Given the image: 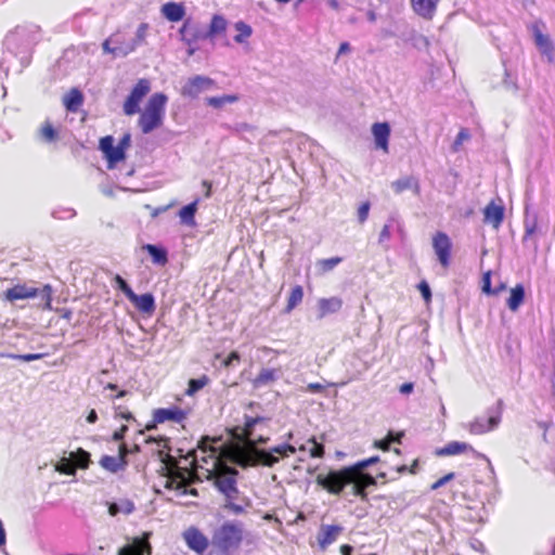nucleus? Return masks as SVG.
Wrapping results in <instances>:
<instances>
[{
    "mask_svg": "<svg viewBox=\"0 0 555 555\" xmlns=\"http://www.w3.org/2000/svg\"><path fill=\"white\" fill-rule=\"evenodd\" d=\"M379 461L377 455L358 462L354 466L344 467L339 470L332 469L327 474H319L317 483L332 494H340L352 482L359 470H362Z\"/></svg>",
    "mask_w": 555,
    "mask_h": 555,
    "instance_id": "nucleus-1",
    "label": "nucleus"
},
{
    "mask_svg": "<svg viewBox=\"0 0 555 555\" xmlns=\"http://www.w3.org/2000/svg\"><path fill=\"white\" fill-rule=\"evenodd\" d=\"M245 525L241 520H225L217 527L211 535V545L221 555H233L242 545Z\"/></svg>",
    "mask_w": 555,
    "mask_h": 555,
    "instance_id": "nucleus-2",
    "label": "nucleus"
},
{
    "mask_svg": "<svg viewBox=\"0 0 555 555\" xmlns=\"http://www.w3.org/2000/svg\"><path fill=\"white\" fill-rule=\"evenodd\" d=\"M168 98L163 92L153 93L140 115L139 127L144 134L151 133L163 125Z\"/></svg>",
    "mask_w": 555,
    "mask_h": 555,
    "instance_id": "nucleus-3",
    "label": "nucleus"
},
{
    "mask_svg": "<svg viewBox=\"0 0 555 555\" xmlns=\"http://www.w3.org/2000/svg\"><path fill=\"white\" fill-rule=\"evenodd\" d=\"M33 42L34 39L27 28L16 27L5 36L3 46L7 52L18 57L22 67H26L30 64V47Z\"/></svg>",
    "mask_w": 555,
    "mask_h": 555,
    "instance_id": "nucleus-4",
    "label": "nucleus"
},
{
    "mask_svg": "<svg viewBox=\"0 0 555 555\" xmlns=\"http://www.w3.org/2000/svg\"><path fill=\"white\" fill-rule=\"evenodd\" d=\"M52 286L44 284L42 287L28 286L26 284H16L8 288L4 298L11 302L28 298H38V306L43 310H52Z\"/></svg>",
    "mask_w": 555,
    "mask_h": 555,
    "instance_id": "nucleus-5",
    "label": "nucleus"
},
{
    "mask_svg": "<svg viewBox=\"0 0 555 555\" xmlns=\"http://www.w3.org/2000/svg\"><path fill=\"white\" fill-rule=\"evenodd\" d=\"M227 26L228 21L222 15L215 14L211 17L207 30L201 31L196 24H194L191 20H186L184 21L180 33L182 38L191 43L192 41H196L198 39H214L215 37L225 33Z\"/></svg>",
    "mask_w": 555,
    "mask_h": 555,
    "instance_id": "nucleus-6",
    "label": "nucleus"
},
{
    "mask_svg": "<svg viewBox=\"0 0 555 555\" xmlns=\"http://www.w3.org/2000/svg\"><path fill=\"white\" fill-rule=\"evenodd\" d=\"M503 400L499 399L495 406L487 410V416H478L468 424V430L473 435H483L494 430L501 423Z\"/></svg>",
    "mask_w": 555,
    "mask_h": 555,
    "instance_id": "nucleus-7",
    "label": "nucleus"
},
{
    "mask_svg": "<svg viewBox=\"0 0 555 555\" xmlns=\"http://www.w3.org/2000/svg\"><path fill=\"white\" fill-rule=\"evenodd\" d=\"M296 444L297 441L295 443L284 441L271 448H260L258 454L260 455L261 466L271 468L280 463L281 460L295 454L297 451Z\"/></svg>",
    "mask_w": 555,
    "mask_h": 555,
    "instance_id": "nucleus-8",
    "label": "nucleus"
},
{
    "mask_svg": "<svg viewBox=\"0 0 555 555\" xmlns=\"http://www.w3.org/2000/svg\"><path fill=\"white\" fill-rule=\"evenodd\" d=\"M238 470L234 467H227V469L215 478L214 485L225 500H234L238 494L237 488Z\"/></svg>",
    "mask_w": 555,
    "mask_h": 555,
    "instance_id": "nucleus-9",
    "label": "nucleus"
},
{
    "mask_svg": "<svg viewBox=\"0 0 555 555\" xmlns=\"http://www.w3.org/2000/svg\"><path fill=\"white\" fill-rule=\"evenodd\" d=\"M102 48L105 53H111L114 57H124L137 49L130 38H126L120 34H115L107 38L102 43Z\"/></svg>",
    "mask_w": 555,
    "mask_h": 555,
    "instance_id": "nucleus-10",
    "label": "nucleus"
},
{
    "mask_svg": "<svg viewBox=\"0 0 555 555\" xmlns=\"http://www.w3.org/2000/svg\"><path fill=\"white\" fill-rule=\"evenodd\" d=\"M151 83L147 79H140L124 103V112L126 115H134L140 109V102L150 92Z\"/></svg>",
    "mask_w": 555,
    "mask_h": 555,
    "instance_id": "nucleus-11",
    "label": "nucleus"
},
{
    "mask_svg": "<svg viewBox=\"0 0 555 555\" xmlns=\"http://www.w3.org/2000/svg\"><path fill=\"white\" fill-rule=\"evenodd\" d=\"M188 413L181 408L173 405L170 408H159L153 412V421L145 427L146 430H152L156 424H163L167 421L181 423L186 418Z\"/></svg>",
    "mask_w": 555,
    "mask_h": 555,
    "instance_id": "nucleus-12",
    "label": "nucleus"
},
{
    "mask_svg": "<svg viewBox=\"0 0 555 555\" xmlns=\"http://www.w3.org/2000/svg\"><path fill=\"white\" fill-rule=\"evenodd\" d=\"M99 149L104 154L108 169H113L118 163L126 158V153L120 151L117 145H114V138L112 135L101 138Z\"/></svg>",
    "mask_w": 555,
    "mask_h": 555,
    "instance_id": "nucleus-13",
    "label": "nucleus"
},
{
    "mask_svg": "<svg viewBox=\"0 0 555 555\" xmlns=\"http://www.w3.org/2000/svg\"><path fill=\"white\" fill-rule=\"evenodd\" d=\"M466 451L473 452L477 457L483 459L488 462L489 468L493 472V466L490 460L479 452H477L469 443L461 442V441H451L447 443L443 448L437 449L436 454L438 456H452L464 453Z\"/></svg>",
    "mask_w": 555,
    "mask_h": 555,
    "instance_id": "nucleus-14",
    "label": "nucleus"
},
{
    "mask_svg": "<svg viewBox=\"0 0 555 555\" xmlns=\"http://www.w3.org/2000/svg\"><path fill=\"white\" fill-rule=\"evenodd\" d=\"M212 85L214 81L210 78L205 76H195L184 83L181 94L190 99H195L202 92L209 90Z\"/></svg>",
    "mask_w": 555,
    "mask_h": 555,
    "instance_id": "nucleus-15",
    "label": "nucleus"
},
{
    "mask_svg": "<svg viewBox=\"0 0 555 555\" xmlns=\"http://www.w3.org/2000/svg\"><path fill=\"white\" fill-rule=\"evenodd\" d=\"M433 247L438 257L439 262L443 267L450 263L452 243L450 237L443 232H437L433 238Z\"/></svg>",
    "mask_w": 555,
    "mask_h": 555,
    "instance_id": "nucleus-16",
    "label": "nucleus"
},
{
    "mask_svg": "<svg viewBox=\"0 0 555 555\" xmlns=\"http://www.w3.org/2000/svg\"><path fill=\"white\" fill-rule=\"evenodd\" d=\"M183 538L190 550L203 554L208 545V538L197 528L191 527L183 532Z\"/></svg>",
    "mask_w": 555,
    "mask_h": 555,
    "instance_id": "nucleus-17",
    "label": "nucleus"
},
{
    "mask_svg": "<svg viewBox=\"0 0 555 555\" xmlns=\"http://www.w3.org/2000/svg\"><path fill=\"white\" fill-rule=\"evenodd\" d=\"M390 132L391 129L388 122L384 121L373 124L372 134L377 149L388 152Z\"/></svg>",
    "mask_w": 555,
    "mask_h": 555,
    "instance_id": "nucleus-18",
    "label": "nucleus"
},
{
    "mask_svg": "<svg viewBox=\"0 0 555 555\" xmlns=\"http://www.w3.org/2000/svg\"><path fill=\"white\" fill-rule=\"evenodd\" d=\"M128 299L142 313L152 314L156 309L155 297L152 293L138 295L133 292Z\"/></svg>",
    "mask_w": 555,
    "mask_h": 555,
    "instance_id": "nucleus-19",
    "label": "nucleus"
},
{
    "mask_svg": "<svg viewBox=\"0 0 555 555\" xmlns=\"http://www.w3.org/2000/svg\"><path fill=\"white\" fill-rule=\"evenodd\" d=\"M344 528L339 525H323L318 534V542L321 550H325L330 544L336 541Z\"/></svg>",
    "mask_w": 555,
    "mask_h": 555,
    "instance_id": "nucleus-20",
    "label": "nucleus"
},
{
    "mask_svg": "<svg viewBox=\"0 0 555 555\" xmlns=\"http://www.w3.org/2000/svg\"><path fill=\"white\" fill-rule=\"evenodd\" d=\"M341 307L343 299L340 297L321 298L318 301V318L323 319L328 314L336 313Z\"/></svg>",
    "mask_w": 555,
    "mask_h": 555,
    "instance_id": "nucleus-21",
    "label": "nucleus"
},
{
    "mask_svg": "<svg viewBox=\"0 0 555 555\" xmlns=\"http://www.w3.org/2000/svg\"><path fill=\"white\" fill-rule=\"evenodd\" d=\"M439 0H411L413 11L425 20H431Z\"/></svg>",
    "mask_w": 555,
    "mask_h": 555,
    "instance_id": "nucleus-22",
    "label": "nucleus"
},
{
    "mask_svg": "<svg viewBox=\"0 0 555 555\" xmlns=\"http://www.w3.org/2000/svg\"><path fill=\"white\" fill-rule=\"evenodd\" d=\"M538 220H539L538 212L530 211L529 206L526 205L525 220H524L525 234L522 237L524 243L531 241V237L538 232V229H539Z\"/></svg>",
    "mask_w": 555,
    "mask_h": 555,
    "instance_id": "nucleus-23",
    "label": "nucleus"
},
{
    "mask_svg": "<svg viewBox=\"0 0 555 555\" xmlns=\"http://www.w3.org/2000/svg\"><path fill=\"white\" fill-rule=\"evenodd\" d=\"M483 217L485 222L490 223L493 228L498 229L504 219V207L491 202L485 207Z\"/></svg>",
    "mask_w": 555,
    "mask_h": 555,
    "instance_id": "nucleus-24",
    "label": "nucleus"
},
{
    "mask_svg": "<svg viewBox=\"0 0 555 555\" xmlns=\"http://www.w3.org/2000/svg\"><path fill=\"white\" fill-rule=\"evenodd\" d=\"M534 43L542 54L546 55L548 59L552 57L554 52V46L551 38L547 35H544L539 28L538 24L532 27Z\"/></svg>",
    "mask_w": 555,
    "mask_h": 555,
    "instance_id": "nucleus-25",
    "label": "nucleus"
},
{
    "mask_svg": "<svg viewBox=\"0 0 555 555\" xmlns=\"http://www.w3.org/2000/svg\"><path fill=\"white\" fill-rule=\"evenodd\" d=\"M99 464L103 469L112 474H117L119 472H124L127 468L129 462L128 460H124V457L103 455L100 459Z\"/></svg>",
    "mask_w": 555,
    "mask_h": 555,
    "instance_id": "nucleus-26",
    "label": "nucleus"
},
{
    "mask_svg": "<svg viewBox=\"0 0 555 555\" xmlns=\"http://www.w3.org/2000/svg\"><path fill=\"white\" fill-rule=\"evenodd\" d=\"M395 193L400 194L405 190H412L415 195H420L421 185L418 180L413 176L400 178L391 183Z\"/></svg>",
    "mask_w": 555,
    "mask_h": 555,
    "instance_id": "nucleus-27",
    "label": "nucleus"
},
{
    "mask_svg": "<svg viewBox=\"0 0 555 555\" xmlns=\"http://www.w3.org/2000/svg\"><path fill=\"white\" fill-rule=\"evenodd\" d=\"M162 14L170 22H179L185 15V8L182 3L167 2L162 7Z\"/></svg>",
    "mask_w": 555,
    "mask_h": 555,
    "instance_id": "nucleus-28",
    "label": "nucleus"
},
{
    "mask_svg": "<svg viewBox=\"0 0 555 555\" xmlns=\"http://www.w3.org/2000/svg\"><path fill=\"white\" fill-rule=\"evenodd\" d=\"M198 203L199 198H195L179 210L178 216L182 224L188 227H194L196 224L195 215L198 208Z\"/></svg>",
    "mask_w": 555,
    "mask_h": 555,
    "instance_id": "nucleus-29",
    "label": "nucleus"
},
{
    "mask_svg": "<svg viewBox=\"0 0 555 555\" xmlns=\"http://www.w3.org/2000/svg\"><path fill=\"white\" fill-rule=\"evenodd\" d=\"M260 448H249L242 452L236 460V464L242 468L250 466H261L260 455L258 454Z\"/></svg>",
    "mask_w": 555,
    "mask_h": 555,
    "instance_id": "nucleus-30",
    "label": "nucleus"
},
{
    "mask_svg": "<svg viewBox=\"0 0 555 555\" xmlns=\"http://www.w3.org/2000/svg\"><path fill=\"white\" fill-rule=\"evenodd\" d=\"M108 514L116 516L118 514L129 515L134 511V503L129 499H120L116 502H107Z\"/></svg>",
    "mask_w": 555,
    "mask_h": 555,
    "instance_id": "nucleus-31",
    "label": "nucleus"
},
{
    "mask_svg": "<svg viewBox=\"0 0 555 555\" xmlns=\"http://www.w3.org/2000/svg\"><path fill=\"white\" fill-rule=\"evenodd\" d=\"M525 296L526 292L522 284H517L515 287H513L506 301L508 309L513 312H516L525 301Z\"/></svg>",
    "mask_w": 555,
    "mask_h": 555,
    "instance_id": "nucleus-32",
    "label": "nucleus"
},
{
    "mask_svg": "<svg viewBox=\"0 0 555 555\" xmlns=\"http://www.w3.org/2000/svg\"><path fill=\"white\" fill-rule=\"evenodd\" d=\"M143 249L147 251L155 264L164 266L167 263L168 253L164 247L155 244H145Z\"/></svg>",
    "mask_w": 555,
    "mask_h": 555,
    "instance_id": "nucleus-33",
    "label": "nucleus"
},
{
    "mask_svg": "<svg viewBox=\"0 0 555 555\" xmlns=\"http://www.w3.org/2000/svg\"><path fill=\"white\" fill-rule=\"evenodd\" d=\"M83 102V95L80 90L73 88L63 100L64 106L68 112H76Z\"/></svg>",
    "mask_w": 555,
    "mask_h": 555,
    "instance_id": "nucleus-34",
    "label": "nucleus"
},
{
    "mask_svg": "<svg viewBox=\"0 0 555 555\" xmlns=\"http://www.w3.org/2000/svg\"><path fill=\"white\" fill-rule=\"evenodd\" d=\"M278 379V371L275 369H262L253 380L255 388L268 386Z\"/></svg>",
    "mask_w": 555,
    "mask_h": 555,
    "instance_id": "nucleus-35",
    "label": "nucleus"
},
{
    "mask_svg": "<svg viewBox=\"0 0 555 555\" xmlns=\"http://www.w3.org/2000/svg\"><path fill=\"white\" fill-rule=\"evenodd\" d=\"M308 443H311L312 447L310 449L307 448L306 443H301L298 446L297 450L301 452L308 451L311 457L321 459L324 456L325 448L324 444L317 441L315 437H311L308 439Z\"/></svg>",
    "mask_w": 555,
    "mask_h": 555,
    "instance_id": "nucleus-36",
    "label": "nucleus"
},
{
    "mask_svg": "<svg viewBox=\"0 0 555 555\" xmlns=\"http://www.w3.org/2000/svg\"><path fill=\"white\" fill-rule=\"evenodd\" d=\"M238 101V95L236 94H223L220 96H208L205 99L207 105L214 108H222L227 104H233Z\"/></svg>",
    "mask_w": 555,
    "mask_h": 555,
    "instance_id": "nucleus-37",
    "label": "nucleus"
},
{
    "mask_svg": "<svg viewBox=\"0 0 555 555\" xmlns=\"http://www.w3.org/2000/svg\"><path fill=\"white\" fill-rule=\"evenodd\" d=\"M72 461L75 463L76 468L86 469L90 464V453L82 448L69 452Z\"/></svg>",
    "mask_w": 555,
    "mask_h": 555,
    "instance_id": "nucleus-38",
    "label": "nucleus"
},
{
    "mask_svg": "<svg viewBox=\"0 0 555 555\" xmlns=\"http://www.w3.org/2000/svg\"><path fill=\"white\" fill-rule=\"evenodd\" d=\"M237 35L234 36L236 43H244L253 34L251 27L243 21H238L234 25Z\"/></svg>",
    "mask_w": 555,
    "mask_h": 555,
    "instance_id": "nucleus-39",
    "label": "nucleus"
},
{
    "mask_svg": "<svg viewBox=\"0 0 555 555\" xmlns=\"http://www.w3.org/2000/svg\"><path fill=\"white\" fill-rule=\"evenodd\" d=\"M76 467L75 463L72 461L70 456H63L56 464H55V470L68 475V476H75L76 475Z\"/></svg>",
    "mask_w": 555,
    "mask_h": 555,
    "instance_id": "nucleus-40",
    "label": "nucleus"
},
{
    "mask_svg": "<svg viewBox=\"0 0 555 555\" xmlns=\"http://www.w3.org/2000/svg\"><path fill=\"white\" fill-rule=\"evenodd\" d=\"M209 383V377L207 375H202L198 378H191L188 384V389L185 393L188 396H194L201 389H203Z\"/></svg>",
    "mask_w": 555,
    "mask_h": 555,
    "instance_id": "nucleus-41",
    "label": "nucleus"
},
{
    "mask_svg": "<svg viewBox=\"0 0 555 555\" xmlns=\"http://www.w3.org/2000/svg\"><path fill=\"white\" fill-rule=\"evenodd\" d=\"M302 298H304L302 287L300 285H296L295 287H293L291 291L288 300H287L286 311L287 312L292 311L296 306H298L302 301Z\"/></svg>",
    "mask_w": 555,
    "mask_h": 555,
    "instance_id": "nucleus-42",
    "label": "nucleus"
},
{
    "mask_svg": "<svg viewBox=\"0 0 555 555\" xmlns=\"http://www.w3.org/2000/svg\"><path fill=\"white\" fill-rule=\"evenodd\" d=\"M517 74L518 72H503L502 73V86L507 91H516L518 90L517 85Z\"/></svg>",
    "mask_w": 555,
    "mask_h": 555,
    "instance_id": "nucleus-43",
    "label": "nucleus"
},
{
    "mask_svg": "<svg viewBox=\"0 0 555 555\" xmlns=\"http://www.w3.org/2000/svg\"><path fill=\"white\" fill-rule=\"evenodd\" d=\"M113 285L119 289L127 298H129L133 293V289L128 284V282L119 274L114 275Z\"/></svg>",
    "mask_w": 555,
    "mask_h": 555,
    "instance_id": "nucleus-44",
    "label": "nucleus"
},
{
    "mask_svg": "<svg viewBox=\"0 0 555 555\" xmlns=\"http://www.w3.org/2000/svg\"><path fill=\"white\" fill-rule=\"evenodd\" d=\"M40 135L44 142L51 143L57 139V131L49 121H46L40 129Z\"/></svg>",
    "mask_w": 555,
    "mask_h": 555,
    "instance_id": "nucleus-45",
    "label": "nucleus"
},
{
    "mask_svg": "<svg viewBox=\"0 0 555 555\" xmlns=\"http://www.w3.org/2000/svg\"><path fill=\"white\" fill-rule=\"evenodd\" d=\"M166 488L169 489V490L177 491L180 495H186V494L197 495V490L196 489H194V488L188 489L182 483H179V482L172 481V480L167 481Z\"/></svg>",
    "mask_w": 555,
    "mask_h": 555,
    "instance_id": "nucleus-46",
    "label": "nucleus"
},
{
    "mask_svg": "<svg viewBox=\"0 0 555 555\" xmlns=\"http://www.w3.org/2000/svg\"><path fill=\"white\" fill-rule=\"evenodd\" d=\"M147 28H149L147 24L142 23L138 27L134 36L130 37V40L132 41V43H134L135 48H138L139 46H141L144 42L145 37H146Z\"/></svg>",
    "mask_w": 555,
    "mask_h": 555,
    "instance_id": "nucleus-47",
    "label": "nucleus"
},
{
    "mask_svg": "<svg viewBox=\"0 0 555 555\" xmlns=\"http://www.w3.org/2000/svg\"><path fill=\"white\" fill-rule=\"evenodd\" d=\"M3 357H5L8 359H13V360H21L24 362H31V361L39 360V359L43 358L44 354L43 353H25V354L5 353V354H3Z\"/></svg>",
    "mask_w": 555,
    "mask_h": 555,
    "instance_id": "nucleus-48",
    "label": "nucleus"
},
{
    "mask_svg": "<svg viewBox=\"0 0 555 555\" xmlns=\"http://www.w3.org/2000/svg\"><path fill=\"white\" fill-rule=\"evenodd\" d=\"M469 139H470L469 130L466 129V128H462L459 131V133H457V135H456V138H455V140H454V142L452 144V151L453 152H459V150H460L461 145L463 144V142L467 141Z\"/></svg>",
    "mask_w": 555,
    "mask_h": 555,
    "instance_id": "nucleus-49",
    "label": "nucleus"
},
{
    "mask_svg": "<svg viewBox=\"0 0 555 555\" xmlns=\"http://www.w3.org/2000/svg\"><path fill=\"white\" fill-rule=\"evenodd\" d=\"M256 424L253 422V416L244 415V423L242 427L243 435L246 439H251Z\"/></svg>",
    "mask_w": 555,
    "mask_h": 555,
    "instance_id": "nucleus-50",
    "label": "nucleus"
},
{
    "mask_svg": "<svg viewBox=\"0 0 555 555\" xmlns=\"http://www.w3.org/2000/svg\"><path fill=\"white\" fill-rule=\"evenodd\" d=\"M343 261L341 257H332L320 260L319 264L323 271H331Z\"/></svg>",
    "mask_w": 555,
    "mask_h": 555,
    "instance_id": "nucleus-51",
    "label": "nucleus"
},
{
    "mask_svg": "<svg viewBox=\"0 0 555 555\" xmlns=\"http://www.w3.org/2000/svg\"><path fill=\"white\" fill-rule=\"evenodd\" d=\"M224 509H228L233 515H242L245 513V507L243 505L236 504L233 500H225L223 505Z\"/></svg>",
    "mask_w": 555,
    "mask_h": 555,
    "instance_id": "nucleus-52",
    "label": "nucleus"
},
{
    "mask_svg": "<svg viewBox=\"0 0 555 555\" xmlns=\"http://www.w3.org/2000/svg\"><path fill=\"white\" fill-rule=\"evenodd\" d=\"M417 288L426 302L431 300V289L429 284L426 281H421L417 285Z\"/></svg>",
    "mask_w": 555,
    "mask_h": 555,
    "instance_id": "nucleus-53",
    "label": "nucleus"
},
{
    "mask_svg": "<svg viewBox=\"0 0 555 555\" xmlns=\"http://www.w3.org/2000/svg\"><path fill=\"white\" fill-rule=\"evenodd\" d=\"M371 204L369 202H364L360 205L358 209V220L360 223H364L369 217Z\"/></svg>",
    "mask_w": 555,
    "mask_h": 555,
    "instance_id": "nucleus-54",
    "label": "nucleus"
},
{
    "mask_svg": "<svg viewBox=\"0 0 555 555\" xmlns=\"http://www.w3.org/2000/svg\"><path fill=\"white\" fill-rule=\"evenodd\" d=\"M351 483H353L352 489H351L352 494L356 496H360L361 499H365L366 498L365 485L362 482H357L356 477L353 478Z\"/></svg>",
    "mask_w": 555,
    "mask_h": 555,
    "instance_id": "nucleus-55",
    "label": "nucleus"
},
{
    "mask_svg": "<svg viewBox=\"0 0 555 555\" xmlns=\"http://www.w3.org/2000/svg\"><path fill=\"white\" fill-rule=\"evenodd\" d=\"M241 360V356L237 351H231L229 356L222 361V364L225 367H230L234 365V363H238Z\"/></svg>",
    "mask_w": 555,
    "mask_h": 555,
    "instance_id": "nucleus-56",
    "label": "nucleus"
},
{
    "mask_svg": "<svg viewBox=\"0 0 555 555\" xmlns=\"http://www.w3.org/2000/svg\"><path fill=\"white\" fill-rule=\"evenodd\" d=\"M454 478V473H449L431 485V490H437Z\"/></svg>",
    "mask_w": 555,
    "mask_h": 555,
    "instance_id": "nucleus-57",
    "label": "nucleus"
},
{
    "mask_svg": "<svg viewBox=\"0 0 555 555\" xmlns=\"http://www.w3.org/2000/svg\"><path fill=\"white\" fill-rule=\"evenodd\" d=\"M482 292L486 294H496L495 291L491 288V278L490 272L483 274L482 278Z\"/></svg>",
    "mask_w": 555,
    "mask_h": 555,
    "instance_id": "nucleus-58",
    "label": "nucleus"
},
{
    "mask_svg": "<svg viewBox=\"0 0 555 555\" xmlns=\"http://www.w3.org/2000/svg\"><path fill=\"white\" fill-rule=\"evenodd\" d=\"M130 143H131V134H130L129 132H127V133H125V134L120 138V140H119V142H118L117 146L120 149V151H124V153H126V151H127V150L129 149V146H130Z\"/></svg>",
    "mask_w": 555,
    "mask_h": 555,
    "instance_id": "nucleus-59",
    "label": "nucleus"
},
{
    "mask_svg": "<svg viewBox=\"0 0 555 555\" xmlns=\"http://www.w3.org/2000/svg\"><path fill=\"white\" fill-rule=\"evenodd\" d=\"M115 416L125 421H135L133 414L129 411H122L121 406L116 408Z\"/></svg>",
    "mask_w": 555,
    "mask_h": 555,
    "instance_id": "nucleus-60",
    "label": "nucleus"
},
{
    "mask_svg": "<svg viewBox=\"0 0 555 555\" xmlns=\"http://www.w3.org/2000/svg\"><path fill=\"white\" fill-rule=\"evenodd\" d=\"M211 438L208 437V436H204L201 438V440L198 441V448L202 449L204 452H208V451H211Z\"/></svg>",
    "mask_w": 555,
    "mask_h": 555,
    "instance_id": "nucleus-61",
    "label": "nucleus"
},
{
    "mask_svg": "<svg viewBox=\"0 0 555 555\" xmlns=\"http://www.w3.org/2000/svg\"><path fill=\"white\" fill-rule=\"evenodd\" d=\"M270 438L266 436H258L256 438L253 436L251 439H248L250 448H257L256 446L267 444Z\"/></svg>",
    "mask_w": 555,
    "mask_h": 555,
    "instance_id": "nucleus-62",
    "label": "nucleus"
},
{
    "mask_svg": "<svg viewBox=\"0 0 555 555\" xmlns=\"http://www.w3.org/2000/svg\"><path fill=\"white\" fill-rule=\"evenodd\" d=\"M390 444H391V440L389 439V437H385L380 440H376L374 446L383 451H387L389 450L390 448Z\"/></svg>",
    "mask_w": 555,
    "mask_h": 555,
    "instance_id": "nucleus-63",
    "label": "nucleus"
},
{
    "mask_svg": "<svg viewBox=\"0 0 555 555\" xmlns=\"http://www.w3.org/2000/svg\"><path fill=\"white\" fill-rule=\"evenodd\" d=\"M389 237H390V225L385 224L379 233L378 242L383 243V242L389 240Z\"/></svg>",
    "mask_w": 555,
    "mask_h": 555,
    "instance_id": "nucleus-64",
    "label": "nucleus"
}]
</instances>
